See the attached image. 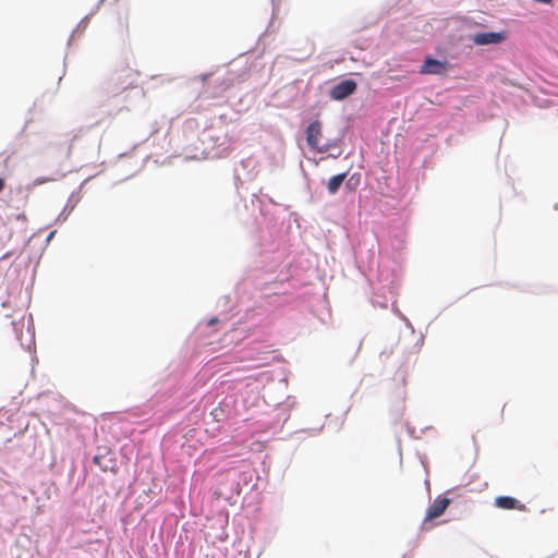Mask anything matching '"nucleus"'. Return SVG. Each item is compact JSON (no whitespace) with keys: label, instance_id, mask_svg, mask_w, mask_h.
<instances>
[{"label":"nucleus","instance_id":"obj_4","mask_svg":"<svg viewBox=\"0 0 558 558\" xmlns=\"http://www.w3.org/2000/svg\"><path fill=\"white\" fill-rule=\"evenodd\" d=\"M357 84L353 80H345L332 87L330 97L335 100H342L356 90Z\"/></svg>","mask_w":558,"mask_h":558},{"label":"nucleus","instance_id":"obj_5","mask_svg":"<svg viewBox=\"0 0 558 558\" xmlns=\"http://www.w3.org/2000/svg\"><path fill=\"white\" fill-rule=\"evenodd\" d=\"M506 39L504 33H477L473 36L472 40L477 46H486V45H497L502 43Z\"/></svg>","mask_w":558,"mask_h":558},{"label":"nucleus","instance_id":"obj_13","mask_svg":"<svg viewBox=\"0 0 558 558\" xmlns=\"http://www.w3.org/2000/svg\"><path fill=\"white\" fill-rule=\"evenodd\" d=\"M217 323V319L216 318H213L209 320V325H213V324H216Z\"/></svg>","mask_w":558,"mask_h":558},{"label":"nucleus","instance_id":"obj_11","mask_svg":"<svg viewBox=\"0 0 558 558\" xmlns=\"http://www.w3.org/2000/svg\"><path fill=\"white\" fill-rule=\"evenodd\" d=\"M51 181V179L49 178H37L35 181H34V185H39V184H44V183H47Z\"/></svg>","mask_w":558,"mask_h":558},{"label":"nucleus","instance_id":"obj_3","mask_svg":"<svg viewBox=\"0 0 558 558\" xmlns=\"http://www.w3.org/2000/svg\"><path fill=\"white\" fill-rule=\"evenodd\" d=\"M451 504V500L444 496H437L433 504L428 507L423 524L425 525L427 522H430L437 518H439L446 509Z\"/></svg>","mask_w":558,"mask_h":558},{"label":"nucleus","instance_id":"obj_6","mask_svg":"<svg viewBox=\"0 0 558 558\" xmlns=\"http://www.w3.org/2000/svg\"><path fill=\"white\" fill-rule=\"evenodd\" d=\"M448 71V63L430 57L426 58L421 66V74H445Z\"/></svg>","mask_w":558,"mask_h":558},{"label":"nucleus","instance_id":"obj_2","mask_svg":"<svg viewBox=\"0 0 558 558\" xmlns=\"http://www.w3.org/2000/svg\"><path fill=\"white\" fill-rule=\"evenodd\" d=\"M305 135L307 145L315 153L322 154L329 150L330 145L323 143V129L322 123L318 120L313 121L307 125Z\"/></svg>","mask_w":558,"mask_h":558},{"label":"nucleus","instance_id":"obj_12","mask_svg":"<svg viewBox=\"0 0 558 558\" xmlns=\"http://www.w3.org/2000/svg\"><path fill=\"white\" fill-rule=\"evenodd\" d=\"M4 186H5V182L2 178H0V193L3 191Z\"/></svg>","mask_w":558,"mask_h":558},{"label":"nucleus","instance_id":"obj_7","mask_svg":"<svg viewBox=\"0 0 558 558\" xmlns=\"http://www.w3.org/2000/svg\"><path fill=\"white\" fill-rule=\"evenodd\" d=\"M494 505L504 510H518L525 511L526 506L520 502L518 499L510 496H498L495 498Z\"/></svg>","mask_w":558,"mask_h":558},{"label":"nucleus","instance_id":"obj_10","mask_svg":"<svg viewBox=\"0 0 558 558\" xmlns=\"http://www.w3.org/2000/svg\"><path fill=\"white\" fill-rule=\"evenodd\" d=\"M119 26L121 31H124L125 33L129 32V21L128 17L119 19Z\"/></svg>","mask_w":558,"mask_h":558},{"label":"nucleus","instance_id":"obj_8","mask_svg":"<svg viewBox=\"0 0 558 558\" xmlns=\"http://www.w3.org/2000/svg\"><path fill=\"white\" fill-rule=\"evenodd\" d=\"M347 178V173H340L337 175H333L330 178V180L327 183V190L330 194H336L340 186L342 185L343 181Z\"/></svg>","mask_w":558,"mask_h":558},{"label":"nucleus","instance_id":"obj_9","mask_svg":"<svg viewBox=\"0 0 558 558\" xmlns=\"http://www.w3.org/2000/svg\"><path fill=\"white\" fill-rule=\"evenodd\" d=\"M104 456H100V454H96L93 459V462L98 465L102 471H107L108 468L107 465L104 464Z\"/></svg>","mask_w":558,"mask_h":558},{"label":"nucleus","instance_id":"obj_1","mask_svg":"<svg viewBox=\"0 0 558 558\" xmlns=\"http://www.w3.org/2000/svg\"><path fill=\"white\" fill-rule=\"evenodd\" d=\"M138 72L128 65L118 66L112 75L111 83L117 89H128L136 86Z\"/></svg>","mask_w":558,"mask_h":558}]
</instances>
